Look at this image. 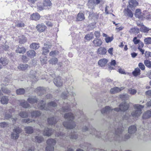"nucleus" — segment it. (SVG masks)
<instances>
[{"label":"nucleus","instance_id":"7","mask_svg":"<svg viewBox=\"0 0 151 151\" xmlns=\"http://www.w3.org/2000/svg\"><path fill=\"white\" fill-rule=\"evenodd\" d=\"M21 132V129L17 127L14 128L11 133V137L13 139H17L19 137V134Z\"/></svg>","mask_w":151,"mask_h":151},{"label":"nucleus","instance_id":"2","mask_svg":"<svg viewBox=\"0 0 151 151\" xmlns=\"http://www.w3.org/2000/svg\"><path fill=\"white\" fill-rule=\"evenodd\" d=\"M64 118L67 119V121L63 122V125L66 128L69 129L68 131L69 133L68 134V136H66L63 133H61L60 131L58 132L60 130L59 127H57V129L53 130V131L51 129H50V127L45 128L43 132L44 135L49 136L53 132L55 133L56 136L60 137V138L65 141L69 139H76L77 138V135L75 134L76 132L73 129L76 127V124L73 121L74 119L73 114L71 113H66L64 115Z\"/></svg>","mask_w":151,"mask_h":151},{"label":"nucleus","instance_id":"56","mask_svg":"<svg viewBox=\"0 0 151 151\" xmlns=\"http://www.w3.org/2000/svg\"><path fill=\"white\" fill-rule=\"evenodd\" d=\"M33 121H34V120H33L31 119H24L22 120V121L23 122L26 123L28 124L30 122H32Z\"/></svg>","mask_w":151,"mask_h":151},{"label":"nucleus","instance_id":"36","mask_svg":"<svg viewBox=\"0 0 151 151\" xmlns=\"http://www.w3.org/2000/svg\"><path fill=\"white\" fill-rule=\"evenodd\" d=\"M39 47V45L37 43H33L30 45V48L35 50L38 49Z\"/></svg>","mask_w":151,"mask_h":151},{"label":"nucleus","instance_id":"41","mask_svg":"<svg viewBox=\"0 0 151 151\" xmlns=\"http://www.w3.org/2000/svg\"><path fill=\"white\" fill-rule=\"evenodd\" d=\"M140 30L141 32H147L149 30V29L148 28L145 26L143 24L142 26L140 28Z\"/></svg>","mask_w":151,"mask_h":151},{"label":"nucleus","instance_id":"20","mask_svg":"<svg viewBox=\"0 0 151 151\" xmlns=\"http://www.w3.org/2000/svg\"><path fill=\"white\" fill-rule=\"evenodd\" d=\"M29 67L28 65L26 64H21L18 67V69L22 70H25Z\"/></svg>","mask_w":151,"mask_h":151},{"label":"nucleus","instance_id":"16","mask_svg":"<svg viewBox=\"0 0 151 151\" xmlns=\"http://www.w3.org/2000/svg\"><path fill=\"white\" fill-rule=\"evenodd\" d=\"M94 46L96 47L100 46L102 44V41L100 39L96 38L93 41Z\"/></svg>","mask_w":151,"mask_h":151},{"label":"nucleus","instance_id":"63","mask_svg":"<svg viewBox=\"0 0 151 151\" xmlns=\"http://www.w3.org/2000/svg\"><path fill=\"white\" fill-rule=\"evenodd\" d=\"M17 26L19 27H24V24L22 22H19L17 24Z\"/></svg>","mask_w":151,"mask_h":151},{"label":"nucleus","instance_id":"21","mask_svg":"<svg viewBox=\"0 0 151 151\" xmlns=\"http://www.w3.org/2000/svg\"><path fill=\"white\" fill-rule=\"evenodd\" d=\"M134 15L136 17L139 19H142L143 17L142 14L140 10L139 9H137L136 10Z\"/></svg>","mask_w":151,"mask_h":151},{"label":"nucleus","instance_id":"11","mask_svg":"<svg viewBox=\"0 0 151 151\" xmlns=\"http://www.w3.org/2000/svg\"><path fill=\"white\" fill-rule=\"evenodd\" d=\"M70 93H75L73 90V87L72 86H68V88L66 89V91L63 93L62 94H67Z\"/></svg>","mask_w":151,"mask_h":151},{"label":"nucleus","instance_id":"59","mask_svg":"<svg viewBox=\"0 0 151 151\" xmlns=\"http://www.w3.org/2000/svg\"><path fill=\"white\" fill-rule=\"evenodd\" d=\"M70 107L67 106L66 107H63L62 110L63 112H67L70 109Z\"/></svg>","mask_w":151,"mask_h":151},{"label":"nucleus","instance_id":"62","mask_svg":"<svg viewBox=\"0 0 151 151\" xmlns=\"http://www.w3.org/2000/svg\"><path fill=\"white\" fill-rule=\"evenodd\" d=\"M58 54V52L56 51H52L50 53V55L51 56H52L56 55Z\"/></svg>","mask_w":151,"mask_h":151},{"label":"nucleus","instance_id":"46","mask_svg":"<svg viewBox=\"0 0 151 151\" xmlns=\"http://www.w3.org/2000/svg\"><path fill=\"white\" fill-rule=\"evenodd\" d=\"M35 141L38 143H41L43 140L42 137L40 136H37L35 137Z\"/></svg>","mask_w":151,"mask_h":151},{"label":"nucleus","instance_id":"50","mask_svg":"<svg viewBox=\"0 0 151 151\" xmlns=\"http://www.w3.org/2000/svg\"><path fill=\"white\" fill-rule=\"evenodd\" d=\"M93 38V34L91 33L90 34H88L86 35L85 37V38L86 40H89L92 39Z\"/></svg>","mask_w":151,"mask_h":151},{"label":"nucleus","instance_id":"23","mask_svg":"<svg viewBox=\"0 0 151 151\" xmlns=\"http://www.w3.org/2000/svg\"><path fill=\"white\" fill-rule=\"evenodd\" d=\"M139 28L136 27H134L131 29L129 32L131 34H134L136 35L139 32Z\"/></svg>","mask_w":151,"mask_h":151},{"label":"nucleus","instance_id":"48","mask_svg":"<svg viewBox=\"0 0 151 151\" xmlns=\"http://www.w3.org/2000/svg\"><path fill=\"white\" fill-rule=\"evenodd\" d=\"M19 115L22 117L25 118L28 116V113L27 112L22 111L19 113Z\"/></svg>","mask_w":151,"mask_h":151},{"label":"nucleus","instance_id":"29","mask_svg":"<svg viewBox=\"0 0 151 151\" xmlns=\"http://www.w3.org/2000/svg\"><path fill=\"white\" fill-rule=\"evenodd\" d=\"M27 54L28 57L32 58L35 56L36 53L34 50H30L27 51Z\"/></svg>","mask_w":151,"mask_h":151},{"label":"nucleus","instance_id":"44","mask_svg":"<svg viewBox=\"0 0 151 151\" xmlns=\"http://www.w3.org/2000/svg\"><path fill=\"white\" fill-rule=\"evenodd\" d=\"M144 63L147 67L148 68H151V61L149 60H144Z\"/></svg>","mask_w":151,"mask_h":151},{"label":"nucleus","instance_id":"47","mask_svg":"<svg viewBox=\"0 0 151 151\" xmlns=\"http://www.w3.org/2000/svg\"><path fill=\"white\" fill-rule=\"evenodd\" d=\"M9 144L8 143H6L2 145V148H1L2 151H7V148L8 147Z\"/></svg>","mask_w":151,"mask_h":151},{"label":"nucleus","instance_id":"5","mask_svg":"<svg viewBox=\"0 0 151 151\" xmlns=\"http://www.w3.org/2000/svg\"><path fill=\"white\" fill-rule=\"evenodd\" d=\"M135 110L131 113V115L133 117H138L142 113V109L144 107L143 105L139 104H135L133 106Z\"/></svg>","mask_w":151,"mask_h":151},{"label":"nucleus","instance_id":"1","mask_svg":"<svg viewBox=\"0 0 151 151\" xmlns=\"http://www.w3.org/2000/svg\"><path fill=\"white\" fill-rule=\"evenodd\" d=\"M114 127H113L112 129H111V127L112 125L110 126L111 129L109 130V132L106 135H102L103 132H100L96 131L95 129L91 127L88 130V128L86 126H84L82 128V131L83 132L87 131L88 132L92 135H94L96 137L98 138H101L103 139H108L111 141L114 140L116 141L119 142L120 141L123 140H125L126 139H129L131 136L129 134H133L137 130V128L135 125H132L129 127L128 128V132L129 134H127L124 136L122 134V132L123 130V128L122 127V123L119 121V119L117 118L115 119V122L114 123Z\"/></svg>","mask_w":151,"mask_h":151},{"label":"nucleus","instance_id":"22","mask_svg":"<svg viewBox=\"0 0 151 151\" xmlns=\"http://www.w3.org/2000/svg\"><path fill=\"white\" fill-rule=\"evenodd\" d=\"M40 18V14L37 13H35L32 14L31 17L30 18L31 19L37 20H38Z\"/></svg>","mask_w":151,"mask_h":151},{"label":"nucleus","instance_id":"39","mask_svg":"<svg viewBox=\"0 0 151 151\" xmlns=\"http://www.w3.org/2000/svg\"><path fill=\"white\" fill-rule=\"evenodd\" d=\"M58 61V59L57 58H54L51 59L49 61L50 64L52 65H55L57 63Z\"/></svg>","mask_w":151,"mask_h":151},{"label":"nucleus","instance_id":"37","mask_svg":"<svg viewBox=\"0 0 151 151\" xmlns=\"http://www.w3.org/2000/svg\"><path fill=\"white\" fill-rule=\"evenodd\" d=\"M27 39L24 35L20 36L19 38V42L20 44H23L26 41Z\"/></svg>","mask_w":151,"mask_h":151},{"label":"nucleus","instance_id":"28","mask_svg":"<svg viewBox=\"0 0 151 151\" xmlns=\"http://www.w3.org/2000/svg\"><path fill=\"white\" fill-rule=\"evenodd\" d=\"M88 8L93 9H94L95 5L94 0H89L88 4Z\"/></svg>","mask_w":151,"mask_h":151},{"label":"nucleus","instance_id":"35","mask_svg":"<svg viewBox=\"0 0 151 151\" xmlns=\"http://www.w3.org/2000/svg\"><path fill=\"white\" fill-rule=\"evenodd\" d=\"M20 105L24 108H27L29 107L30 105L24 100H22L20 102Z\"/></svg>","mask_w":151,"mask_h":151},{"label":"nucleus","instance_id":"33","mask_svg":"<svg viewBox=\"0 0 151 151\" xmlns=\"http://www.w3.org/2000/svg\"><path fill=\"white\" fill-rule=\"evenodd\" d=\"M132 74L135 76L139 75L140 74V70L138 68H135L134 71L132 73Z\"/></svg>","mask_w":151,"mask_h":151},{"label":"nucleus","instance_id":"53","mask_svg":"<svg viewBox=\"0 0 151 151\" xmlns=\"http://www.w3.org/2000/svg\"><path fill=\"white\" fill-rule=\"evenodd\" d=\"M8 125V123L6 122H3L0 123V127L4 128L7 127Z\"/></svg>","mask_w":151,"mask_h":151},{"label":"nucleus","instance_id":"64","mask_svg":"<svg viewBox=\"0 0 151 151\" xmlns=\"http://www.w3.org/2000/svg\"><path fill=\"white\" fill-rule=\"evenodd\" d=\"M113 48L111 47L108 50V52L111 55H113Z\"/></svg>","mask_w":151,"mask_h":151},{"label":"nucleus","instance_id":"13","mask_svg":"<svg viewBox=\"0 0 151 151\" xmlns=\"http://www.w3.org/2000/svg\"><path fill=\"white\" fill-rule=\"evenodd\" d=\"M108 60L106 58H103L100 60L98 62V65L101 67H104L107 62H108Z\"/></svg>","mask_w":151,"mask_h":151},{"label":"nucleus","instance_id":"31","mask_svg":"<svg viewBox=\"0 0 151 151\" xmlns=\"http://www.w3.org/2000/svg\"><path fill=\"white\" fill-rule=\"evenodd\" d=\"M129 3L131 7L136 6L138 4V3L135 0H131L129 1Z\"/></svg>","mask_w":151,"mask_h":151},{"label":"nucleus","instance_id":"42","mask_svg":"<svg viewBox=\"0 0 151 151\" xmlns=\"http://www.w3.org/2000/svg\"><path fill=\"white\" fill-rule=\"evenodd\" d=\"M47 58L45 55L42 56L40 58V60L41 63L43 64H44L47 63Z\"/></svg>","mask_w":151,"mask_h":151},{"label":"nucleus","instance_id":"40","mask_svg":"<svg viewBox=\"0 0 151 151\" xmlns=\"http://www.w3.org/2000/svg\"><path fill=\"white\" fill-rule=\"evenodd\" d=\"M8 63V60L6 59L1 58L0 59V63L1 64V65H2V66H4L7 65Z\"/></svg>","mask_w":151,"mask_h":151},{"label":"nucleus","instance_id":"54","mask_svg":"<svg viewBox=\"0 0 151 151\" xmlns=\"http://www.w3.org/2000/svg\"><path fill=\"white\" fill-rule=\"evenodd\" d=\"M130 115L129 114H126L123 117H122V120H128L129 117H130Z\"/></svg>","mask_w":151,"mask_h":151},{"label":"nucleus","instance_id":"8","mask_svg":"<svg viewBox=\"0 0 151 151\" xmlns=\"http://www.w3.org/2000/svg\"><path fill=\"white\" fill-rule=\"evenodd\" d=\"M63 79L60 77L58 76L54 78L53 82L57 87H61L63 85Z\"/></svg>","mask_w":151,"mask_h":151},{"label":"nucleus","instance_id":"9","mask_svg":"<svg viewBox=\"0 0 151 151\" xmlns=\"http://www.w3.org/2000/svg\"><path fill=\"white\" fill-rule=\"evenodd\" d=\"M49 90V88H45L44 87H38L36 88L35 91L37 93H46Z\"/></svg>","mask_w":151,"mask_h":151},{"label":"nucleus","instance_id":"45","mask_svg":"<svg viewBox=\"0 0 151 151\" xmlns=\"http://www.w3.org/2000/svg\"><path fill=\"white\" fill-rule=\"evenodd\" d=\"M25 93V90L24 88H19L16 90L17 94H24Z\"/></svg>","mask_w":151,"mask_h":151},{"label":"nucleus","instance_id":"61","mask_svg":"<svg viewBox=\"0 0 151 151\" xmlns=\"http://www.w3.org/2000/svg\"><path fill=\"white\" fill-rule=\"evenodd\" d=\"M94 35L95 37L97 38H99L100 36V33L99 32L96 31L94 32Z\"/></svg>","mask_w":151,"mask_h":151},{"label":"nucleus","instance_id":"57","mask_svg":"<svg viewBox=\"0 0 151 151\" xmlns=\"http://www.w3.org/2000/svg\"><path fill=\"white\" fill-rule=\"evenodd\" d=\"M132 41L134 44L137 45L138 44L140 41L139 39H137L136 37H135L134 38Z\"/></svg>","mask_w":151,"mask_h":151},{"label":"nucleus","instance_id":"25","mask_svg":"<svg viewBox=\"0 0 151 151\" xmlns=\"http://www.w3.org/2000/svg\"><path fill=\"white\" fill-rule=\"evenodd\" d=\"M47 122L49 124L53 125L55 124L56 122V119L55 117L49 118L48 119Z\"/></svg>","mask_w":151,"mask_h":151},{"label":"nucleus","instance_id":"10","mask_svg":"<svg viewBox=\"0 0 151 151\" xmlns=\"http://www.w3.org/2000/svg\"><path fill=\"white\" fill-rule=\"evenodd\" d=\"M36 72L35 71L32 70L30 71L29 77L33 82H36L38 80L36 76Z\"/></svg>","mask_w":151,"mask_h":151},{"label":"nucleus","instance_id":"34","mask_svg":"<svg viewBox=\"0 0 151 151\" xmlns=\"http://www.w3.org/2000/svg\"><path fill=\"white\" fill-rule=\"evenodd\" d=\"M8 101V98L6 96H3L2 97L1 100V103L3 104H7Z\"/></svg>","mask_w":151,"mask_h":151},{"label":"nucleus","instance_id":"49","mask_svg":"<svg viewBox=\"0 0 151 151\" xmlns=\"http://www.w3.org/2000/svg\"><path fill=\"white\" fill-rule=\"evenodd\" d=\"M144 41L146 44H151V37L145 38L144 40Z\"/></svg>","mask_w":151,"mask_h":151},{"label":"nucleus","instance_id":"4","mask_svg":"<svg viewBox=\"0 0 151 151\" xmlns=\"http://www.w3.org/2000/svg\"><path fill=\"white\" fill-rule=\"evenodd\" d=\"M27 101L31 104L38 103L37 107L41 109H44L46 110H50L51 108L55 107L57 106L56 104L54 101H51L48 104L47 106H45V103L44 101H41L39 102L35 98H29L28 99Z\"/></svg>","mask_w":151,"mask_h":151},{"label":"nucleus","instance_id":"3","mask_svg":"<svg viewBox=\"0 0 151 151\" xmlns=\"http://www.w3.org/2000/svg\"><path fill=\"white\" fill-rule=\"evenodd\" d=\"M119 107V108H116L113 109L109 106H106L101 110V112L103 114L107 115L109 117H111V116L110 117L111 115L114 114L115 111L117 112L119 111H124L128 109L129 106L128 104L124 102L120 104Z\"/></svg>","mask_w":151,"mask_h":151},{"label":"nucleus","instance_id":"30","mask_svg":"<svg viewBox=\"0 0 151 151\" xmlns=\"http://www.w3.org/2000/svg\"><path fill=\"white\" fill-rule=\"evenodd\" d=\"M43 5L45 7L50 6H51L52 4L50 0H44L43 2Z\"/></svg>","mask_w":151,"mask_h":151},{"label":"nucleus","instance_id":"38","mask_svg":"<svg viewBox=\"0 0 151 151\" xmlns=\"http://www.w3.org/2000/svg\"><path fill=\"white\" fill-rule=\"evenodd\" d=\"M13 109H9V112H7L5 114V118L6 119H8L12 117V112L13 111Z\"/></svg>","mask_w":151,"mask_h":151},{"label":"nucleus","instance_id":"15","mask_svg":"<svg viewBox=\"0 0 151 151\" xmlns=\"http://www.w3.org/2000/svg\"><path fill=\"white\" fill-rule=\"evenodd\" d=\"M37 31L40 32H43L46 28V26L43 24L37 25L36 27Z\"/></svg>","mask_w":151,"mask_h":151},{"label":"nucleus","instance_id":"58","mask_svg":"<svg viewBox=\"0 0 151 151\" xmlns=\"http://www.w3.org/2000/svg\"><path fill=\"white\" fill-rule=\"evenodd\" d=\"M145 56L146 58H151V52L149 51H146L145 54Z\"/></svg>","mask_w":151,"mask_h":151},{"label":"nucleus","instance_id":"24","mask_svg":"<svg viewBox=\"0 0 151 151\" xmlns=\"http://www.w3.org/2000/svg\"><path fill=\"white\" fill-rule=\"evenodd\" d=\"M26 51V49L23 47L19 46L16 50V52L17 53H24Z\"/></svg>","mask_w":151,"mask_h":151},{"label":"nucleus","instance_id":"18","mask_svg":"<svg viewBox=\"0 0 151 151\" xmlns=\"http://www.w3.org/2000/svg\"><path fill=\"white\" fill-rule=\"evenodd\" d=\"M97 52L98 54L104 55L106 53L107 51L105 48L100 47L98 49Z\"/></svg>","mask_w":151,"mask_h":151},{"label":"nucleus","instance_id":"19","mask_svg":"<svg viewBox=\"0 0 151 151\" xmlns=\"http://www.w3.org/2000/svg\"><path fill=\"white\" fill-rule=\"evenodd\" d=\"M5 85L4 84H1V88L2 90L1 91L0 90V94H2V91L5 93H10V91L9 89H8L6 88H4Z\"/></svg>","mask_w":151,"mask_h":151},{"label":"nucleus","instance_id":"26","mask_svg":"<svg viewBox=\"0 0 151 151\" xmlns=\"http://www.w3.org/2000/svg\"><path fill=\"white\" fill-rule=\"evenodd\" d=\"M151 116V111L148 110L143 115L142 118L143 119H147L150 118Z\"/></svg>","mask_w":151,"mask_h":151},{"label":"nucleus","instance_id":"17","mask_svg":"<svg viewBox=\"0 0 151 151\" xmlns=\"http://www.w3.org/2000/svg\"><path fill=\"white\" fill-rule=\"evenodd\" d=\"M124 14L126 16L132 18L133 17V14L132 11L128 8L125 9L124 11Z\"/></svg>","mask_w":151,"mask_h":151},{"label":"nucleus","instance_id":"14","mask_svg":"<svg viewBox=\"0 0 151 151\" xmlns=\"http://www.w3.org/2000/svg\"><path fill=\"white\" fill-rule=\"evenodd\" d=\"M51 46L45 43L44 47L42 48V54L46 55L49 52V49L50 48Z\"/></svg>","mask_w":151,"mask_h":151},{"label":"nucleus","instance_id":"12","mask_svg":"<svg viewBox=\"0 0 151 151\" xmlns=\"http://www.w3.org/2000/svg\"><path fill=\"white\" fill-rule=\"evenodd\" d=\"M124 88V87H121L119 88L117 87H115L111 89L110 92L113 94L116 93L123 90Z\"/></svg>","mask_w":151,"mask_h":151},{"label":"nucleus","instance_id":"51","mask_svg":"<svg viewBox=\"0 0 151 151\" xmlns=\"http://www.w3.org/2000/svg\"><path fill=\"white\" fill-rule=\"evenodd\" d=\"M37 9L40 11H41L42 10L46 9L45 6H44L43 5H42L40 4H38L37 5Z\"/></svg>","mask_w":151,"mask_h":151},{"label":"nucleus","instance_id":"55","mask_svg":"<svg viewBox=\"0 0 151 151\" xmlns=\"http://www.w3.org/2000/svg\"><path fill=\"white\" fill-rule=\"evenodd\" d=\"M113 38L112 37H107L105 39V40L106 42L109 43L113 40Z\"/></svg>","mask_w":151,"mask_h":151},{"label":"nucleus","instance_id":"60","mask_svg":"<svg viewBox=\"0 0 151 151\" xmlns=\"http://www.w3.org/2000/svg\"><path fill=\"white\" fill-rule=\"evenodd\" d=\"M138 66L139 68L142 70L145 69V66L142 63H139L138 64Z\"/></svg>","mask_w":151,"mask_h":151},{"label":"nucleus","instance_id":"43","mask_svg":"<svg viewBox=\"0 0 151 151\" xmlns=\"http://www.w3.org/2000/svg\"><path fill=\"white\" fill-rule=\"evenodd\" d=\"M41 114V113L39 111H35L32 112L31 113V116L32 117H37Z\"/></svg>","mask_w":151,"mask_h":151},{"label":"nucleus","instance_id":"6","mask_svg":"<svg viewBox=\"0 0 151 151\" xmlns=\"http://www.w3.org/2000/svg\"><path fill=\"white\" fill-rule=\"evenodd\" d=\"M47 146L45 148L46 151H54V146L56 143L55 140L52 139H49L46 142Z\"/></svg>","mask_w":151,"mask_h":151},{"label":"nucleus","instance_id":"52","mask_svg":"<svg viewBox=\"0 0 151 151\" xmlns=\"http://www.w3.org/2000/svg\"><path fill=\"white\" fill-rule=\"evenodd\" d=\"M128 93L131 94H134L136 93L137 91L134 89H132V88H129L128 90Z\"/></svg>","mask_w":151,"mask_h":151},{"label":"nucleus","instance_id":"32","mask_svg":"<svg viewBox=\"0 0 151 151\" xmlns=\"http://www.w3.org/2000/svg\"><path fill=\"white\" fill-rule=\"evenodd\" d=\"M24 129L26 132L28 134H31L33 133V128L31 127H26Z\"/></svg>","mask_w":151,"mask_h":151},{"label":"nucleus","instance_id":"27","mask_svg":"<svg viewBox=\"0 0 151 151\" xmlns=\"http://www.w3.org/2000/svg\"><path fill=\"white\" fill-rule=\"evenodd\" d=\"M76 19L78 21H81L84 20L85 19L84 14L83 13H79L78 14Z\"/></svg>","mask_w":151,"mask_h":151}]
</instances>
